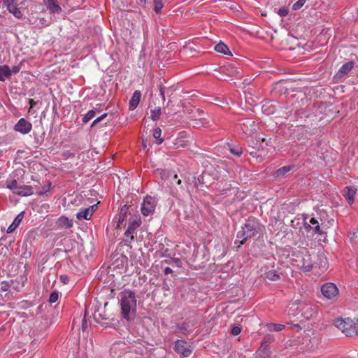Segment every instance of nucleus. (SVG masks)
<instances>
[{"instance_id":"obj_1","label":"nucleus","mask_w":358,"mask_h":358,"mask_svg":"<svg viewBox=\"0 0 358 358\" xmlns=\"http://www.w3.org/2000/svg\"><path fill=\"white\" fill-rule=\"evenodd\" d=\"M261 224L255 218H249L242 227V229L237 233L235 243L243 245L248 238L254 237L260 231Z\"/></svg>"},{"instance_id":"obj_2","label":"nucleus","mask_w":358,"mask_h":358,"mask_svg":"<svg viewBox=\"0 0 358 358\" xmlns=\"http://www.w3.org/2000/svg\"><path fill=\"white\" fill-rule=\"evenodd\" d=\"M122 314L127 320H130V313L136 309V299L135 294L130 290H124L120 294V299Z\"/></svg>"},{"instance_id":"obj_3","label":"nucleus","mask_w":358,"mask_h":358,"mask_svg":"<svg viewBox=\"0 0 358 358\" xmlns=\"http://www.w3.org/2000/svg\"><path fill=\"white\" fill-rule=\"evenodd\" d=\"M289 311H292L291 314L294 315H300L301 317L306 320H309L314 314L313 309L310 303L298 299L293 301L289 308Z\"/></svg>"},{"instance_id":"obj_4","label":"nucleus","mask_w":358,"mask_h":358,"mask_svg":"<svg viewBox=\"0 0 358 358\" xmlns=\"http://www.w3.org/2000/svg\"><path fill=\"white\" fill-rule=\"evenodd\" d=\"M335 326L342 331L347 336H352L355 335V332H357L356 327H355V322L350 318L347 319H336L334 321Z\"/></svg>"},{"instance_id":"obj_5","label":"nucleus","mask_w":358,"mask_h":358,"mask_svg":"<svg viewBox=\"0 0 358 358\" xmlns=\"http://www.w3.org/2000/svg\"><path fill=\"white\" fill-rule=\"evenodd\" d=\"M315 257V255L313 257L306 250L305 252H302L301 256L299 257V259L296 260V262L299 267L303 269V271L308 272L312 269Z\"/></svg>"},{"instance_id":"obj_6","label":"nucleus","mask_w":358,"mask_h":358,"mask_svg":"<svg viewBox=\"0 0 358 358\" xmlns=\"http://www.w3.org/2000/svg\"><path fill=\"white\" fill-rule=\"evenodd\" d=\"M321 292L322 295L329 300H335L338 296V289L332 282L324 283L321 287Z\"/></svg>"},{"instance_id":"obj_7","label":"nucleus","mask_w":358,"mask_h":358,"mask_svg":"<svg viewBox=\"0 0 358 358\" xmlns=\"http://www.w3.org/2000/svg\"><path fill=\"white\" fill-rule=\"evenodd\" d=\"M157 206L156 200L150 196L144 198L141 204V210L144 216L152 215Z\"/></svg>"},{"instance_id":"obj_8","label":"nucleus","mask_w":358,"mask_h":358,"mask_svg":"<svg viewBox=\"0 0 358 358\" xmlns=\"http://www.w3.org/2000/svg\"><path fill=\"white\" fill-rule=\"evenodd\" d=\"M141 221L139 220H134L129 222V227L124 233L125 242L131 243L134 240L136 234V229L140 226Z\"/></svg>"},{"instance_id":"obj_9","label":"nucleus","mask_w":358,"mask_h":358,"mask_svg":"<svg viewBox=\"0 0 358 358\" xmlns=\"http://www.w3.org/2000/svg\"><path fill=\"white\" fill-rule=\"evenodd\" d=\"M174 350L177 353L186 357L189 356L192 352L191 345L183 340H178L176 342Z\"/></svg>"},{"instance_id":"obj_10","label":"nucleus","mask_w":358,"mask_h":358,"mask_svg":"<svg viewBox=\"0 0 358 358\" xmlns=\"http://www.w3.org/2000/svg\"><path fill=\"white\" fill-rule=\"evenodd\" d=\"M127 344L122 342L113 343L110 350V354L113 358H120L127 352Z\"/></svg>"},{"instance_id":"obj_11","label":"nucleus","mask_w":358,"mask_h":358,"mask_svg":"<svg viewBox=\"0 0 358 358\" xmlns=\"http://www.w3.org/2000/svg\"><path fill=\"white\" fill-rule=\"evenodd\" d=\"M32 129V124L24 118H20L14 126V130L22 134H27Z\"/></svg>"},{"instance_id":"obj_12","label":"nucleus","mask_w":358,"mask_h":358,"mask_svg":"<svg viewBox=\"0 0 358 358\" xmlns=\"http://www.w3.org/2000/svg\"><path fill=\"white\" fill-rule=\"evenodd\" d=\"M3 3L9 13H12L16 18H22V13L17 7L16 0H3Z\"/></svg>"},{"instance_id":"obj_13","label":"nucleus","mask_w":358,"mask_h":358,"mask_svg":"<svg viewBox=\"0 0 358 358\" xmlns=\"http://www.w3.org/2000/svg\"><path fill=\"white\" fill-rule=\"evenodd\" d=\"M97 208V204L90 206L87 208H80V211L76 213V217L79 220H89L92 217L93 213Z\"/></svg>"},{"instance_id":"obj_14","label":"nucleus","mask_w":358,"mask_h":358,"mask_svg":"<svg viewBox=\"0 0 358 358\" xmlns=\"http://www.w3.org/2000/svg\"><path fill=\"white\" fill-rule=\"evenodd\" d=\"M243 131L248 135H252L256 133L259 129V125L256 122L249 119H245L241 123Z\"/></svg>"},{"instance_id":"obj_15","label":"nucleus","mask_w":358,"mask_h":358,"mask_svg":"<svg viewBox=\"0 0 358 358\" xmlns=\"http://www.w3.org/2000/svg\"><path fill=\"white\" fill-rule=\"evenodd\" d=\"M43 1L50 13L59 14L62 13V10L59 5L57 0H43Z\"/></svg>"},{"instance_id":"obj_16","label":"nucleus","mask_w":358,"mask_h":358,"mask_svg":"<svg viewBox=\"0 0 358 358\" xmlns=\"http://www.w3.org/2000/svg\"><path fill=\"white\" fill-rule=\"evenodd\" d=\"M355 63L354 62L350 61L345 63L339 69L338 72L336 74L337 78H343L349 72H350L354 68Z\"/></svg>"},{"instance_id":"obj_17","label":"nucleus","mask_w":358,"mask_h":358,"mask_svg":"<svg viewBox=\"0 0 358 358\" xmlns=\"http://www.w3.org/2000/svg\"><path fill=\"white\" fill-rule=\"evenodd\" d=\"M356 190L357 189L352 187H345L343 191V196L346 199L350 205L354 203Z\"/></svg>"},{"instance_id":"obj_18","label":"nucleus","mask_w":358,"mask_h":358,"mask_svg":"<svg viewBox=\"0 0 358 358\" xmlns=\"http://www.w3.org/2000/svg\"><path fill=\"white\" fill-rule=\"evenodd\" d=\"M141 96V93L138 90H136L130 101H129V109L134 110L138 105Z\"/></svg>"},{"instance_id":"obj_19","label":"nucleus","mask_w":358,"mask_h":358,"mask_svg":"<svg viewBox=\"0 0 358 358\" xmlns=\"http://www.w3.org/2000/svg\"><path fill=\"white\" fill-rule=\"evenodd\" d=\"M34 191L31 186L21 185L18 187L16 194L21 196H28L33 194Z\"/></svg>"},{"instance_id":"obj_20","label":"nucleus","mask_w":358,"mask_h":358,"mask_svg":"<svg viewBox=\"0 0 358 358\" xmlns=\"http://www.w3.org/2000/svg\"><path fill=\"white\" fill-rule=\"evenodd\" d=\"M199 117L192 120V126L196 128H199L201 127H203L208 124V121L203 117L205 115L204 112L200 111V112H199Z\"/></svg>"},{"instance_id":"obj_21","label":"nucleus","mask_w":358,"mask_h":358,"mask_svg":"<svg viewBox=\"0 0 358 358\" xmlns=\"http://www.w3.org/2000/svg\"><path fill=\"white\" fill-rule=\"evenodd\" d=\"M173 178L175 180H177L176 184H177V185L180 186V190H178V189H176V188H173L171 190V194L173 197H175L176 199H180V197L181 196V193H182L184 191L183 187L181 186L182 181H181V180L178 179V175H176V174L174 175Z\"/></svg>"},{"instance_id":"obj_22","label":"nucleus","mask_w":358,"mask_h":358,"mask_svg":"<svg viewBox=\"0 0 358 358\" xmlns=\"http://www.w3.org/2000/svg\"><path fill=\"white\" fill-rule=\"evenodd\" d=\"M128 211H129L128 206L124 205L121 208L120 213H119V218H118L117 224V227H120L124 224V222L127 218Z\"/></svg>"},{"instance_id":"obj_23","label":"nucleus","mask_w":358,"mask_h":358,"mask_svg":"<svg viewBox=\"0 0 358 358\" xmlns=\"http://www.w3.org/2000/svg\"><path fill=\"white\" fill-rule=\"evenodd\" d=\"M22 219H23V214H22V213H21L16 216V217L13 220V223L8 227V228L7 229V232L12 233L17 227V226L22 222Z\"/></svg>"},{"instance_id":"obj_24","label":"nucleus","mask_w":358,"mask_h":358,"mask_svg":"<svg viewBox=\"0 0 358 358\" xmlns=\"http://www.w3.org/2000/svg\"><path fill=\"white\" fill-rule=\"evenodd\" d=\"M57 224L59 227L64 228H71L73 226V222L65 216L60 217L57 220Z\"/></svg>"},{"instance_id":"obj_25","label":"nucleus","mask_w":358,"mask_h":358,"mask_svg":"<svg viewBox=\"0 0 358 358\" xmlns=\"http://www.w3.org/2000/svg\"><path fill=\"white\" fill-rule=\"evenodd\" d=\"M214 49L216 52L222 53L224 55H231L228 46L222 42L217 43L215 46Z\"/></svg>"},{"instance_id":"obj_26","label":"nucleus","mask_w":358,"mask_h":358,"mask_svg":"<svg viewBox=\"0 0 358 358\" xmlns=\"http://www.w3.org/2000/svg\"><path fill=\"white\" fill-rule=\"evenodd\" d=\"M11 76V70L8 66H0V81H4L6 78Z\"/></svg>"},{"instance_id":"obj_27","label":"nucleus","mask_w":358,"mask_h":358,"mask_svg":"<svg viewBox=\"0 0 358 358\" xmlns=\"http://www.w3.org/2000/svg\"><path fill=\"white\" fill-rule=\"evenodd\" d=\"M294 168V166L288 165L285 166L283 167L280 168L275 171V177L281 178L283 177L286 173L289 172L292 169Z\"/></svg>"},{"instance_id":"obj_28","label":"nucleus","mask_w":358,"mask_h":358,"mask_svg":"<svg viewBox=\"0 0 358 358\" xmlns=\"http://www.w3.org/2000/svg\"><path fill=\"white\" fill-rule=\"evenodd\" d=\"M229 147L230 152L234 156L239 157L243 154V149L241 147L238 145L231 146L229 144L228 145Z\"/></svg>"},{"instance_id":"obj_29","label":"nucleus","mask_w":358,"mask_h":358,"mask_svg":"<svg viewBox=\"0 0 358 358\" xmlns=\"http://www.w3.org/2000/svg\"><path fill=\"white\" fill-rule=\"evenodd\" d=\"M265 278L270 281H277L280 279V275L275 271L271 270L266 273Z\"/></svg>"},{"instance_id":"obj_30","label":"nucleus","mask_w":358,"mask_h":358,"mask_svg":"<svg viewBox=\"0 0 358 358\" xmlns=\"http://www.w3.org/2000/svg\"><path fill=\"white\" fill-rule=\"evenodd\" d=\"M6 187L16 194L19 185H17V180L14 179L10 181L8 180L6 182Z\"/></svg>"},{"instance_id":"obj_31","label":"nucleus","mask_w":358,"mask_h":358,"mask_svg":"<svg viewBox=\"0 0 358 358\" xmlns=\"http://www.w3.org/2000/svg\"><path fill=\"white\" fill-rule=\"evenodd\" d=\"M161 115V108L160 107H156L150 111V118L153 121H157L159 119Z\"/></svg>"},{"instance_id":"obj_32","label":"nucleus","mask_w":358,"mask_h":358,"mask_svg":"<svg viewBox=\"0 0 358 358\" xmlns=\"http://www.w3.org/2000/svg\"><path fill=\"white\" fill-rule=\"evenodd\" d=\"M310 223L314 226L313 230L315 234L320 235L323 234V231L320 229V226L319 224L318 221L315 217L310 219Z\"/></svg>"},{"instance_id":"obj_33","label":"nucleus","mask_w":358,"mask_h":358,"mask_svg":"<svg viewBox=\"0 0 358 358\" xmlns=\"http://www.w3.org/2000/svg\"><path fill=\"white\" fill-rule=\"evenodd\" d=\"M270 331H280L285 328L284 324H268L266 325Z\"/></svg>"},{"instance_id":"obj_34","label":"nucleus","mask_w":358,"mask_h":358,"mask_svg":"<svg viewBox=\"0 0 358 358\" xmlns=\"http://www.w3.org/2000/svg\"><path fill=\"white\" fill-rule=\"evenodd\" d=\"M96 115V111L94 110H90L87 112V113L83 117V122L84 123H87L88 121L94 117Z\"/></svg>"},{"instance_id":"obj_35","label":"nucleus","mask_w":358,"mask_h":358,"mask_svg":"<svg viewBox=\"0 0 358 358\" xmlns=\"http://www.w3.org/2000/svg\"><path fill=\"white\" fill-rule=\"evenodd\" d=\"M162 134V130L159 128H156L153 131V136L157 140V143L158 145L161 144L163 142V139L160 138Z\"/></svg>"},{"instance_id":"obj_36","label":"nucleus","mask_w":358,"mask_h":358,"mask_svg":"<svg viewBox=\"0 0 358 358\" xmlns=\"http://www.w3.org/2000/svg\"><path fill=\"white\" fill-rule=\"evenodd\" d=\"M9 285L8 282L4 281H0V295L7 292L9 289Z\"/></svg>"},{"instance_id":"obj_37","label":"nucleus","mask_w":358,"mask_h":358,"mask_svg":"<svg viewBox=\"0 0 358 358\" xmlns=\"http://www.w3.org/2000/svg\"><path fill=\"white\" fill-rule=\"evenodd\" d=\"M173 255V254L171 252V251L168 249V248H165L164 250H162L161 252V254H160V257H169V258H171V257Z\"/></svg>"},{"instance_id":"obj_38","label":"nucleus","mask_w":358,"mask_h":358,"mask_svg":"<svg viewBox=\"0 0 358 358\" xmlns=\"http://www.w3.org/2000/svg\"><path fill=\"white\" fill-rule=\"evenodd\" d=\"M163 8V3L160 0L155 1V11L157 13H159L161 12L162 8Z\"/></svg>"},{"instance_id":"obj_39","label":"nucleus","mask_w":358,"mask_h":358,"mask_svg":"<svg viewBox=\"0 0 358 358\" xmlns=\"http://www.w3.org/2000/svg\"><path fill=\"white\" fill-rule=\"evenodd\" d=\"M306 3V0H299L296 3H294L292 6V9L294 10H297L300 9Z\"/></svg>"},{"instance_id":"obj_40","label":"nucleus","mask_w":358,"mask_h":358,"mask_svg":"<svg viewBox=\"0 0 358 358\" xmlns=\"http://www.w3.org/2000/svg\"><path fill=\"white\" fill-rule=\"evenodd\" d=\"M274 338L271 335H267L265 336L262 341V345H267L273 341Z\"/></svg>"},{"instance_id":"obj_41","label":"nucleus","mask_w":358,"mask_h":358,"mask_svg":"<svg viewBox=\"0 0 358 358\" xmlns=\"http://www.w3.org/2000/svg\"><path fill=\"white\" fill-rule=\"evenodd\" d=\"M58 300V294L56 292L51 293L49 297V301L51 303H55Z\"/></svg>"},{"instance_id":"obj_42","label":"nucleus","mask_w":358,"mask_h":358,"mask_svg":"<svg viewBox=\"0 0 358 358\" xmlns=\"http://www.w3.org/2000/svg\"><path fill=\"white\" fill-rule=\"evenodd\" d=\"M107 116V113H103L100 117L96 118L92 123L91 127H93L96 124L101 122L103 118Z\"/></svg>"},{"instance_id":"obj_43","label":"nucleus","mask_w":358,"mask_h":358,"mask_svg":"<svg viewBox=\"0 0 358 358\" xmlns=\"http://www.w3.org/2000/svg\"><path fill=\"white\" fill-rule=\"evenodd\" d=\"M288 13V9L285 7L280 8L278 11V15L282 17L286 16Z\"/></svg>"},{"instance_id":"obj_44","label":"nucleus","mask_w":358,"mask_h":358,"mask_svg":"<svg viewBox=\"0 0 358 358\" xmlns=\"http://www.w3.org/2000/svg\"><path fill=\"white\" fill-rule=\"evenodd\" d=\"M241 332V329L239 327H234L231 329V334L234 336H238Z\"/></svg>"},{"instance_id":"obj_45","label":"nucleus","mask_w":358,"mask_h":358,"mask_svg":"<svg viewBox=\"0 0 358 358\" xmlns=\"http://www.w3.org/2000/svg\"><path fill=\"white\" fill-rule=\"evenodd\" d=\"M159 90L160 95L162 98V100L165 101V87L162 85H160L159 87Z\"/></svg>"},{"instance_id":"obj_46","label":"nucleus","mask_w":358,"mask_h":358,"mask_svg":"<svg viewBox=\"0 0 358 358\" xmlns=\"http://www.w3.org/2000/svg\"><path fill=\"white\" fill-rule=\"evenodd\" d=\"M172 262L178 267H182V261L178 258L171 259Z\"/></svg>"},{"instance_id":"obj_47","label":"nucleus","mask_w":358,"mask_h":358,"mask_svg":"<svg viewBox=\"0 0 358 358\" xmlns=\"http://www.w3.org/2000/svg\"><path fill=\"white\" fill-rule=\"evenodd\" d=\"M87 322L86 320L85 315L84 316L83 319L82 320V325L81 329L83 331H85L87 329Z\"/></svg>"},{"instance_id":"obj_48","label":"nucleus","mask_w":358,"mask_h":358,"mask_svg":"<svg viewBox=\"0 0 358 358\" xmlns=\"http://www.w3.org/2000/svg\"><path fill=\"white\" fill-rule=\"evenodd\" d=\"M317 257L319 258V259L320 261L322 266L324 267V268L326 267L327 265V259L324 257H323V256H322V257L317 256Z\"/></svg>"},{"instance_id":"obj_49","label":"nucleus","mask_w":358,"mask_h":358,"mask_svg":"<svg viewBox=\"0 0 358 358\" xmlns=\"http://www.w3.org/2000/svg\"><path fill=\"white\" fill-rule=\"evenodd\" d=\"M10 70H11V74L12 73L16 74L20 71V68L17 66H13L12 67V69H10Z\"/></svg>"},{"instance_id":"obj_50","label":"nucleus","mask_w":358,"mask_h":358,"mask_svg":"<svg viewBox=\"0 0 358 358\" xmlns=\"http://www.w3.org/2000/svg\"><path fill=\"white\" fill-rule=\"evenodd\" d=\"M29 103L30 104V108L29 109L33 108L36 104V102L33 99H29ZM29 111H30V110H29Z\"/></svg>"},{"instance_id":"obj_51","label":"nucleus","mask_w":358,"mask_h":358,"mask_svg":"<svg viewBox=\"0 0 358 358\" xmlns=\"http://www.w3.org/2000/svg\"><path fill=\"white\" fill-rule=\"evenodd\" d=\"M164 272L166 275L170 274L173 273V270L170 267H166L164 270Z\"/></svg>"},{"instance_id":"obj_52","label":"nucleus","mask_w":358,"mask_h":358,"mask_svg":"<svg viewBox=\"0 0 358 358\" xmlns=\"http://www.w3.org/2000/svg\"><path fill=\"white\" fill-rule=\"evenodd\" d=\"M60 279L64 283H66V281L68 280L67 276L66 275H61Z\"/></svg>"},{"instance_id":"obj_53","label":"nucleus","mask_w":358,"mask_h":358,"mask_svg":"<svg viewBox=\"0 0 358 358\" xmlns=\"http://www.w3.org/2000/svg\"><path fill=\"white\" fill-rule=\"evenodd\" d=\"M355 327H356V329L357 330V332H355V335H358V318L357 320V323H355Z\"/></svg>"},{"instance_id":"obj_54","label":"nucleus","mask_w":358,"mask_h":358,"mask_svg":"<svg viewBox=\"0 0 358 358\" xmlns=\"http://www.w3.org/2000/svg\"><path fill=\"white\" fill-rule=\"evenodd\" d=\"M250 155H252L253 157H257L256 152H251Z\"/></svg>"},{"instance_id":"obj_55","label":"nucleus","mask_w":358,"mask_h":358,"mask_svg":"<svg viewBox=\"0 0 358 358\" xmlns=\"http://www.w3.org/2000/svg\"><path fill=\"white\" fill-rule=\"evenodd\" d=\"M171 259H173V258L171 257V258H170V259L165 260L163 262H164L166 264H171V262H172Z\"/></svg>"},{"instance_id":"obj_56","label":"nucleus","mask_w":358,"mask_h":358,"mask_svg":"<svg viewBox=\"0 0 358 358\" xmlns=\"http://www.w3.org/2000/svg\"><path fill=\"white\" fill-rule=\"evenodd\" d=\"M261 141H266V138H261Z\"/></svg>"},{"instance_id":"obj_57","label":"nucleus","mask_w":358,"mask_h":358,"mask_svg":"<svg viewBox=\"0 0 358 358\" xmlns=\"http://www.w3.org/2000/svg\"><path fill=\"white\" fill-rule=\"evenodd\" d=\"M141 2H145V0H140Z\"/></svg>"}]
</instances>
